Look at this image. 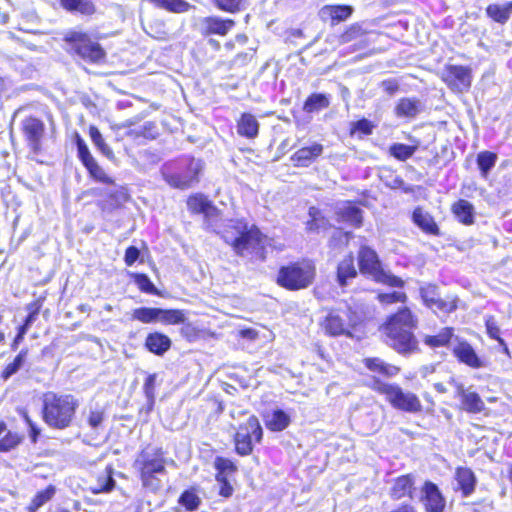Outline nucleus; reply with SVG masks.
I'll return each mask as SVG.
<instances>
[{
	"label": "nucleus",
	"instance_id": "nucleus-30",
	"mask_svg": "<svg viewBox=\"0 0 512 512\" xmlns=\"http://www.w3.org/2000/svg\"><path fill=\"white\" fill-rule=\"evenodd\" d=\"M330 105L329 96L322 93H314L310 95L303 106V110L307 113L318 112Z\"/></svg>",
	"mask_w": 512,
	"mask_h": 512
},
{
	"label": "nucleus",
	"instance_id": "nucleus-35",
	"mask_svg": "<svg viewBox=\"0 0 512 512\" xmlns=\"http://www.w3.org/2000/svg\"><path fill=\"white\" fill-rule=\"evenodd\" d=\"M28 350L22 349L14 360L8 363L1 373V377L4 380L9 379L11 376L16 374L25 364L27 360Z\"/></svg>",
	"mask_w": 512,
	"mask_h": 512
},
{
	"label": "nucleus",
	"instance_id": "nucleus-45",
	"mask_svg": "<svg viewBox=\"0 0 512 512\" xmlns=\"http://www.w3.org/2000/svg\"><path fill=\"white\" fill-rule=\"evenodd\" d=\"M200 502L201 500L194 489L184 491L179 499V503L190 511L197 509Z\"/></svg>",
	"mask_w": 512,
	"mask_h": 512
},
{
	"label": "nucleus",
	"instance_id": "nucleus-33",
	"mask_svg": "<svg viewBox=\"0 0 512 512\" xmlns=\"http://www.w3.org/2000/svg\"><path fill=\"white\" fill-rule=\"evenodd\" d=\"M452 211L460 222L468 225L473 222V206L467 200H459L452 206Z\"/></svg>",
	"mask_w": 512,
	"mask_h": 512
},
{
	"label": "nucleus",
	"instance_id": "nucleus-27",
	"mask_svg": "<svg viewBox=\"0 0 512 512\" xmlns=\"http://www.w3.org/2000/svg\"><path fill=\"white\" fill-rule=\"evenodd\" d=\"M365 366L372 372L379 373L384 376L392 377L398 374L399 368L384 362L380 358H366Z\"/></svg>",
	"mask_w": 512,
	"mask_h": 512
},
{
	"label": "nucleus",
	"instance_id": "nucleus-26",
	"mask_svg": "<svg viewBox=\"0 0 512 512\" xmlns=\"http://www.w3.org/2000/svg\"><path fill=\"white\" fill-rule=\"evenodd\" d=\"M113 470L107 467L96 479L94 485L90 487L93 494L110 492L115 486V480L112 477Z\"/></svg>",
	"mask_w": 512,
	"mask_h": 512
},
{
	"label": "nucleus",
	"instance_id": "nucleus-32",
	"mask_svg": "<svg viewBox=\"0 0 512 512\" xmlns=\"http://www.w3.org/2000/svg\"><path fill=\"white\" fill-rule=\"evenodd\" d=\"M338 214L344 221L354 226H360L362 223V211L351 203H346L338 208Z\"/></svg>",
	"mask_w": 512,
	"mask_h": 512
},
{
	"label": "nucleus",
	"instance_id": "nucleus-64",
	"mask_svg": "<svg viewBox=\"0 0 512 512\" xmlns=\"http://www.w3.org/2000/svg\"><path fill=\"white\" fill-rule=\"evenodd\" d=\"M451 384L455 388V395L457 397L462 398L464 396V394H466L469 391V390H466L462 384H460L454 380L451 381Z\"/></svg>",
	"mask_w": 512,
	"mask_h": 512
},
{
	"label": "nucleus",
	"instance_id": "nucleus-57",
	"mask_svg": "<svg viewBox=\"0 0 512 512\" xmlns=\"http://www.w3.org/2000/svg\"><path fill=\"white\" fill-rule=\"evenodd\" d=\"M421 296H422L424 302L429 307H433V303L436 301V298L438 297L436 287L429 285V286L421 288Z\"/></svg>",
	"mask_w": 512,
	"mask_h": 512
},
{
	"label": "nucleus",
	"instance_id": "nucleus-61",
	"mask_svg": "<svg viewBox=\"0 0 512 512\" xmlns=\"http://www.w3.org/2000/svg\"><path fill=\"white\" fill-rule=\"evenodd\" d=\"M139 255H140V252H139V249L134 247V246H130L126 249V252H125V257H124V261L126 263L127 266H132L136 260L139 258Z\"/></svg>",
	"mask_w": 512,
	"mask_h": 512
},
{
	"label": "nucleus",
	"instance_id": "nucleus-2",
	"mask_svg": "<svg viewBox=\"0 0 512 512\" xmlns=\"http://www.w3.org/2000/svg\"><path fill=\"white\" fill-rule=\"evenodd\" d=\"M416 319L407 308L392 315L383 327L385 342L399 353H409L416 349L417 341L412 333Z\"/></svg>",
	"mask_w": 512,
	"mask_h": 512
},
{
	"label": "nucleus",
	"instance_id": "nucleus-11",
	"mask_svg": "<svg viewBox=\"0 0 512 512\" xmlns=\"http://www.w3.org/2000/svg\"><path fill=\"white\" fill-rule=\"evenodd\" d=\"M22 132L30 149L37 153L41 150L45 135V124L35 117H27L22 121Z\"/></svg>",
	"mask_w": 512,
	"mask_h": 512
},
{
	"label": "nucleus",
	"instance_id": "nucleus-5",
	"mask_svg": "<svg viewBox=\"0 0 512 512\" xmlns=\"http://www.w3.org/2000/svg\"><path fill=\"white\" fill-rule=\"evenodd\" d=\"M314 277L315 266L313 263L303 261L282 267L278 273L277 282L289 290H299L308 287Z\"/></svg>",
	"mask_w": 512,
	"mask_h": 512
},
{
	"label": "nucleus",
	"instance_id": "nucleus-42",
	"mask_svg": "<svg viewBox=\"0 0 512 512\" xmlns=\"http://www.w3.org/2000/svg\"><path fill=\"white\" fill-rule=\"evenodd\" d=\"M89 134L91 137L92 142L95 146L101 151L103 155H105L107 158L112 159L114 154L112 149L105 143L102 134L100 131L94 127L91 126L89 129Z\"/></svg>",
	"mask_w": 512,
	"mask_h": 512
},
{
	"label": "nucleus",
	"instance_id": "nucleus-60",
	"mask_svg": "<svg viewBox=\"0 0 512 512\" xmlns=\"http://www.w3.org/2000/svg\"><path fill=\"white\" fill-rule=\"evenodd\" d=\"M373 124L367 119H361L352 124V132L360 131L365 135H369L372 133Z\"/></svg>",
	"mask_w": 512,
	"mask_h": 512
},
{
	"label": "nucleus",
	"instance_id": "nucleus-17",
	"mask_svg": "<svg viewBox=\"0 0 512 512\" xmlns=\"http://www.w3.org/2000/svg\"><path fill=\"white\" fill-rule=\"evenodd\" d=\"M453 353L460 362L472 368H480L483 366V362L477 356L473 347L467 342H459L457 345H455L453 348Z\"/></svg>",
	"mask_w": 512,
	"mask_h": 512
},
{
	"label": "nucleus",
	"instance_id": "nucleus-8",
	"mask_svg": "<svg viewBox=\"0 0 512 512\" xmlns=\"http://www.w3.org/2000/svg\"><path fill=\"white\" fill-rule=\"evenodd\" d=\"M262 435L263 431L257 417L250 416L235 434L237 453L242 456L249 455L253 450V442H260Z\"/></svg>",
	"mask_w": 512,
	"mask_h": 512
},
{
	"label": "nucleus",
	"instance_id": "nucleus-40",
	"mask_svg": "<svg viewBox=\"0 0 512 512\" xmlns=\"http://www.w3.org/2000/svg\"><path fill=\"white\" fill-rule=\"evenodd\" d=\"M366 34V30L360 23L351 24L338 38L340 44H347Z\"/></svg>",
	"mask_w": 512,
	"mask_h": 512
},
{
	"label": "nucleus",
	"instance_id": "nucleus-3",
	"mask_svg": "<svg viewBox=\"0 0 512 512\" xmlns=\"http://www.w3.org/2000/svg\"><path fill=\"white\" fill-rule=\"evenodd\" d=\"M77 406L73 396L49 392L43 400V419L50 427L64 429L70 425Z\"/></svg>",
	"mask_w": 512,
	"mask_h": 512
},
{
	"label": "nucleus",
	"instance_id": "nucleus-21",
	"mask_svg": "<svg viewBox=\"0 0 512 512\" xmlns=\"http://www.w3.org/2000/svg\"><path fill=\"white\" fill-rule=\"evenodd\" d=\"M145 345L150 352L162 355L170 348L171 340L166 335L155 332L147 336Z\"/></svg>",
	"mask_w": 512,
	"mask_h": 512
},
{
	"label": "nucleus",
	"instance_id": "nucleus-10",
	"mask_svg": "<svg viewBox=\"0 0 512 512\" xmlns=\"http://www.w3.org/2000/svg\"><path fill=\"white\" fill-rule=\"evenodd\" d=\"M442 80L453 91H467L471 86V70L464 66L448 65L442 72Z\"/></svg>",
	"mask_w": 512,
	"mask_h": 512
},
{
	"label": "nucleus",
	"instance_id": "nucleus-9",
	"mask_svg": "<svg viewBox=\"0 0 512 512\" xmlns=\"http://www.w3.org/2000/svg\"><path fill=\"white\" fill-rule=\"evenodd\" d=\"M66 40L72 42V49L83 59L98 62L105 55L100 45L85 34L71 32L66 36Z\"/></svg>",
	"mask_w": 512,
	"mask_h": 512
},
{
	"label": "nucleus",
	"instance_id": "nucleus-28",
	"mask_svg": "<svg viewBox=\"0 0 512 512\" xmlns=\"http://www.w3.org/2000/svg\"><path fill=\"white\" fill-rule=\"evenodd\" d=\"M487 15L498 23H506L512 14V2L503 5L490 4L486 9Z\"/></svg>",
	"mask_w": 512,
	"mask_h": 512
},
{
	"label": "nucleus",
	"instance_id": "nucleus-24",
	"mask_svg": "<svg viewBox=\"0 0 512 512\" xmlns=\"http://www.w3.org/2000/svg\"><path fill=\"white\" fill-rule=\"evenodd\" d=\"M322 326L325 332L331 336L349 334L343 319L335 312H330L326 316Z\"/></svg>",
	"mask_w": 512,
	"mask_h": 512
},
{
	"label": "nucleus",
	"instance_id": "nucleus-51",
	"mask_svg": "<svg viewBox=\"0 0 512 512\" xmlns=\"http://www.w3.org/2000/svg\"><path fill=\"white\" fill-rule=\"evenodd\" d=\"M156 374H150L144 383L143 389L145 396L150 404L154 403L155 399V384H156Z\"/></svg>",
	"mask_w": 512,
	"mask_h": 512
},
{
	"label": "nucleus",
	"instance_id": "nucleus-41",
	"mask_svg": "<svg viewBox=\"0 0 512 512\" xmlns=\"http://www.w3.org/2000/svg\"><path fill=\"white\" fill-rule=\"evenodd\" d=\"M453 333L451 328L442 329L439 334L434 336H425L424 343L430 347H442L445 346L451 339Z\"/></svg>",
	"mask_w": 512,
	"mask_h": 512
},
{
	"label": "nucleus",
	"instance_id": "nucleus-31",
	"mask_svg": "<svg viewBox=\"0 0 512 512\" xmlns=\"http://www.w3.org/2000/svg\"><path fill=\"white\" fill-rule=\"evenodd\" d=\"M461 407L469 413H479L484 410L485 404L476 392L469 390L461 398Z\"/></svg>",
	"mask_w": 512,
	"mask_h": 512
},
{
	"label": "nucleus",
	"instance_id": "nucleus-13",
	"mask_svg": "<svg viewBox=\"0 0 512 512\" xmlns=\"http://www.w3.org/2000/svg\"><path fill=\"white\" fill-rule=\"evenodd\" d=\"M235 26L232 19H224L219 16H207L200 19L199 27L202 35L226 36Z\"/></svg>",
	"mask_w": 512,
	"mask_h": 512
},
{
	"label": "nucleus",
	"instance_id": "nucleus-12",
	"mask_svg": "<svg viewBox=\"0 0 512 512\" xmlns=\"http://www.w3.org/2000/svg\"><path fill=\"white\" fill-rule=\"evenodd\" d=\"M202 168L200 160H192L186 173L164 174V179L174 188L186 189L199 181Z\"/></svg>",
	"mask_w": 512,
	"mask_h": 512
},
{
	"label": "nucleus",
	"instance_id": "nucleus-50",
	"mask_svg": "<svg viewBox=\"0 0 512 512\" xmlns=\"http://www.w3.org/2000/svg\"><path fill=\"white\" fill-rule=\"evenodd\" d=\"M135 283L138 285L139 289L143 292L154 294L156 293V288L154 284L150 281L147 275L145 274H136L135 275Z\"/></svg>",
	"mask_w": 512,
	"mask_h": 512
},
{
	"label": "nucleus",
	"instance_id": "nucleus-49",
	"mask_svg": "<svg viewBox=\"0 0 512 512\" xmlns=\"http://www.w3.org/2000/svg\"><path fill=\"white\" fill-rule=\"evenodd\" d=\"M20 443V438L17 434L8 432L3 438L0 439V452H7L15 448Z\"/></svg>",
	"mask_w": 512,
	"mask_h": 512
},
{
	"label": "nucleus",
	"instance_id": "nucleus-4",
	"mask_svg": "<svg viewBox=\"0 0 512 512\" xmlns=\"http://www.w3.org/2000/svg\"><path fill=\"white\" fill-rule=\"evenodd\" d=\"M135 465L140 470L143 486L151 490L160 488L161 483L156 475L165 473V459L161 449L147 448L143 450L136 459Z\"/></svg>",
	"mask_w": 512,
	"mask_h": 512
},
{
	"label": "nucleus",
	"instance_id": "nucleus-58",
	"mask_svg": "<svg viewBox=\"0 0 512 512\" xmlns=\"http://www.w3.org/2000/svg\"><path fill=\"white\" fill-rule=\"evenodd\" d=\"M216 480L219 483V494L223 497H230L233 492V487L227 481L225 475L217 474Z\"/></svg>",
	"mask_w": 512,
	"mask_h": 512
},
{
	"label": "nucleus",
	"instance_id": "nucleus-19",
	"mask_svg": "<svg viewBox=\"0 0 512 512\" xmlns=\"http://www.w3.org/2000/svg\"><path fill=\"white\" fill-rule=\"evenodd\" d=\"M421 110V102L413 98H402L395 106V114L397 117L414 118Z\"/></svg>",
	"mask_w": 512,
	"mask_h": 512
},
{
	"label": "nucleus",
	"instance_id": "nucleus-29",
	"mask_svg": "<svg viewBox=\"0 0 512 512\" xmlns=\"http://www.w3.org/2000/svg\"><path fill=\"white\" fill-rule=\"evenodd\" d=\"M456 482L459 489H461L464 495H469L475 486V477L473 472L468 468H459L455 475Z\"/></svg>",
	"mask_w": 512,
	"mask_h": 512
},
{
	"label": "nucleus",
	"instance_id": "nucleus-52",
	"mask_svg": "<svg viewBox=\"0 0 512 512\" xmlns=\"http://www.w3.org/2000/svg\"><path fill=\"white\" fill-rule=\"evenodd\" d=\"M433 307H435L436 309H438L442 312L450 313L457 308L456 299L455 298L441 299V298L437 297L436 301L433 303Z\"/></svg>",
	"mask_w": 512,
	"mask_h": 512
},
{
	"label": "nucleus",
	"instance_id": "nucleus-37",
	"mask_svg": "<svg viewBox=\"0 0 512 512\" xmlns=\"http://www.w3.org/2000/svg\"><path fill=\"white\" fill-rule=\"evenodd\" d=\"M159 8L173 13H183L190 9L191 5L185 0H149Z\"/></svg>",
	"mask_w": 512,
	"mask_h": 512
},
{
	"label": "nucleus",
	"instance_id": "nucleus-43",
	"mask_svg": "<svg viewBox=\"0 0 512 512\" xmlns=\"http://www.w3.org/2000/svg\"><path fill=\"white\" fill-rule=\"evenodd\" d=\"M496 160H497V155L492 152L485 151V152H481L478 154L477 164H478V166L481 170V173L484 177L487 176L490 169L495 165Z\"/></svg>",
	"mask_w": 512,
	"mask_h": 512
},
{
	"label": "nucleus",
	"instance_id": "nucleus-6",
	"mask_svg": "<svg viewBox=\"0 0 512 512\" xmlns=\"http://www.w3.org/2000/svg\"><path fill=\"white\" fill-rule=\"evenodd\" d=\"M359 269L362 274L372 277L375 281L387 284L393 287H402V279L383 270L377 253L367 247L362 246L358 253Z\"/></svg>",
	"mask_w": 512,
	"mask_h": 512
},
{
	"label": "nucleus",
	"instance_id": "nucleus-47",
	"mask_svg": "<svg viewBox=\"0 0 512 512\" xmlns=\"http://www.w3.org/2000/svg\"><path fill=\"white\" fill-rule=\"evenodd\" d=\"M85 167L95 180L106 184H114V180L105 173L103 168L98 165L96 160L89 163V165H86Z\"/></svg>",
	"mask_w": 512,
	"mask_h": 512
},
{
	"label": "nucleus",
	"instance_id": "nucleus-22",
	"mask_svg": "<svg viewBox=\"0 0 512 512\" xmlns=\"http://www.w3.org/2000/svg\"><path fill=\"white\" fill-rule=\"evenodd\" d=\"M412 217L414 223L424 232L433 235L439 234L438 226L435 223L433 217L428 212L424 211L421 208H416L413 212Z\"/></svg>",
	"mask_w": 512,
	"mask_h": 512
},
{
	"label": "nucleus",
	"instance_id": "nucleus-25",
	"mask_svg": "<svg viewBox=\"0 0 512 512\" xmlns=\"http://www.w3.org/2000/svg\"><path fill=\"white\" fill-rule=\"evenodd\" d=\"M357 276V270L354 266V257L350 254L346 256L337 267V281L340 286H345L349 279Z\"/></svg>",
	"mask_w": 512,
	"mask_h": 512
},
{
	"label": "nucleus",
	"instance_id": "nucleus-55",
	"mask_svg": "<svg viewBox=\"0 0 512 512\" xmlns=\"http://www.w3.org/2000/svg\"><path fill=\"white\" fill-rule=\"evenodd\" d=\"M77 147H78L79 158L82 161V163L84 164V166L89 165V163H91L95 160L94 157L91 155L88 147L86 146V144L84 143V141L82 139H78Z\"/></svg>",
	"mask_w": 512,
	"mask_h": 512
},
{
	"label": "nucleus",
	"instance_id": "nucleus-36",
	"mask_svg": "<svg viewBox=\"0 0 512 512\" xmlns=\"http://www.w3.org/2000/svg\"><path fill=\"white\" fill-rule=\"evenodd\" d=\"M61 5L69 10L91 15L95 12L94 4L89 0H61Z\"/></svg>",
	"mask_w": 512,
	"mask_h": 512
},
{
	"label": "nucleus",
	"instance_id": "nucleus-14",
	"mask_svg": "<svg viewBox=\"0 0 512 512\" xmlns=\"http://www.w3.org/2000/svg\"><path fill=\"white\" fill-rule=\"evenodd\" d=\"M323 151L324 146L322 144L313 142L309 146L298 149L291 156V161L297 167H308L322 155Z\"/></svg>",
	"mask_w": 512,
	"mask_h": 512
},
{
	"label": "nucleus",
	"instance_id": "nucleus-38",
	"mask_svg": "<svg viewBox=\"0 0 512 512\" xmlns=\"http://www.w3.org/2000/svg\"><path fill=\"white\" fill-rule=\"evenodd\" d=\"M160 308L141 307L133 311L132 318L142 323H152L159 321Z\"/></svg>",
	"mask_w": 512,
	"mask_h": 512
},
{
	"label": "nucleus",
	"instance_id": "nucleus-15",
	"mask_svg": "<svg viewBox=\"0 0 512 512\" xmlns=\"http://www.w3.org/2000/svg\"><path fill=\"white\" fill-rule=\"evenodd\" d=\"M422 492L424 494L423 501L427 512L443 511L445 507V500L435 484L426 482Z\"/></svg>",
	"mask_w": 512,
	"mask_h": 512
},
{
	"label": "nucleus",
	"instance_id": "nucleus-1",
	"mask_svg": "<svg viewBox=\"0 0 512 512\" xmlns=\"http://www.w3.org/2000/svg\"><path fill=\"white\" fill-rule=\"evenodd\" d=\"M223 239L230 244L234 251L240 256L255 254L264 259V248L268 243V238L260 230L248 226L241 221H231L223 231Z\"/></svg>",
	"mask_w": 512,
	"mask_h": 512
},
{
	"label": "nucleus",
	"instance_id": "nucleus-53",
	"mask_svg": "<svg viewBox=\"0 0 512 512\" xmlns=\"http://www.w3.org/2000/svg\"><path fill=\"white\" fill-rule=\"evenodd\" d=\"M55 489L53 487H48L47 489L39 492L32 501V506L34 509H38L44 503L49 501L54 495Z\"/></svg>",
	"mask_w": 512,
	"mask_h": 512
},
{
	"label": "nucleus",
	"instance_id": "nucleus-39",
	"mask_svg": "<svg viewBox=\"0 0 512 512\" xmlns=\"http://www.w3.org/2000/svg\"><path fill=\"white\" fill-rule=\"evenodd\" d=\"M290 423V417L282 410H276L267 420L266 425L272 431H282Z\"/></svg>",
	"mask_w": 512,
	"mask_h": 512
},
{
	"label": "nucleus",
	"instance_id": "nucleus-23",
	"mask_svg": "<svg viewBox=\"0 0 512 512\" xmlns=\"http://www.w3.org/2000/svg\"><path fill=\"white\" fill-rule=\"evenodd\" d=\"M259 130V123L255 116L250 113H244L237 123V132L239 135L254 138L257 136Z\"/></svg>",
	"mask_w": 512,
	"mask_h": 512
},
{
	"label": "nucleus",
	"instance_id": "nucleus-44",
	"mask_svg": "<svg viewBox=\"0 0 512 512\" xmlns=\"http://www.w3.org/2000/svg\"><path fill=\"white\" fill-rule=\"evenodd\" d=\"M211 2L220 10L236 13L245 8V0H211Z\"/></svg>",
	"mask_w": 512,
	"mask_h": 512
},
{
	"label": "nucleus",
	"instance_id": "nucleus-48",
	"mask_svg": "<svg viewBox=\"0 0 512 512\" xmlns=\"http://www.w3.org/2000/svg\"><path fill=\"white\" fill-rule=\"evenodd\" d=\"M415 150V147L405 144H394L390 147L391 155L402 161L410 158L414 154Z\"/></svg>",
	"mask_w": 512,
	"mask_h": 512
},
{
	"label": "nucleus",
	"instance_id": "nucleus-7",
	"mask_svg": "<svg viewBox=\"0 0 512 512\" xmlns=\"http://www.w3.org/2000/svg\"><path fill=\"white\" fill-rule=\"evenodd\" d=\"M373 388L384 395L396 409L410 413H417L422 409L419 398L412 392H404L398 385L375 381Z\"/></svg>",
	"mask_w": 512,
	"mask_h": 512
},
{
	"label": "nucleus",
	"instance_id": "nucleus-56",
	"mask_svg": "<svg viewBox=\"0 0 512 512\" xmlns=\"http://www.w3.org/2000/svg\"><path fill=\"white\" fill-rule=\"evenodd\" d=\"M215 468L218 470L217 474L224 475L225 472H234L236 471V466L234 463L226 458L218 457L215 460Z\"/></svg>",
	"mask_w": 512,
	"mask_h": 512
},
{
	"label": "nucleus",
	"instance_id": "nucleus-20",
	"mask_svg": "<svg viewBox=\"0 0 512 512\" xmlns=\"http://www.w3.org/2000/svg\"><path fill=\"white\" fill-rule=\"evenodd\" d=\"M187 205L192 212L203 213L206 217L217 215L216 207L203 195L189 197Z\"/></svg>",
	"mask_w": 512,
	"mask_h": 512
},
{
	"label": "nucleus",
	"instance_id": "nucleus-18",
	"mask_svg": "<svg viewBox=\"0 0 512 512\" xmlns=\"http://www.w3.org/2000/svg\"><path fill=\"white\" fill-rule=\"evenodd\" d=\"M353 13V7L348 5H326L321 8L319 15L322 20L330 19L332 24L347 20Z\"/></svg>",
	"mask_w": 512,
	"mask_h": 512
},
{
	"label": "nucleus",
	"instance_id": "nucleus-63",
	"mask_svg": "<svg viewBox=\"0 0 512 512\" xmlns=\"http://www.w3.org/2000/svg\"><path fill=\"white\" fill-rule=\"evenodd\" d=\"M309 215L311 216L312 220L308 221V223H307L308 229L309 230L318 229V227H319L317 224L318 210L314 207H311L309 210Z\"/></svg>",
	"mask_w": 512,
	"mask_h": 512
},
{
	"label": "nucleus",
	"instance_id": "nucleus-34",
	"mask_svg": "<svg viewBox=\"0 0 512 512\" xmlns=\"http://www.w3.org/2000/svg\"><path fill=\"white\" fill-rule=\"evenodd\" d=\"M413 487V480L410 475L397 478L392 489L391 496L394 499H401L406 495H410Z\"/></svg>",
	"mask_w": 512,
	"mask_h": 512
},
{
	"label": "nucleus",
	"instance_id": "nucleus-46",
	"mask_svg": "<svg viewBox=\"0 0 512 512\" xmlns=\"http://www.w3.org/2000/svg\"><path fill=\"white\" fill-rule=\"evenodd\" d=\"M159 321L166 324H180L185 321V315L181 310L161 309Z\"/></svg>",
	"mask_w": 512,
	"mask_h": 512
},
{
	"label": "nucleus",
	"instance_id": "nucleus-59",
	"mask_svg": "<svg viewBox=\"0 0 512 512\" xmlns=\"http://www.w3.org/2000/svg\"><path fill=\"white\" fill-rule=\"evenodd\" d=\"M486 329L491 338L496 339L500 344H503V339L500 337V329L493 317H489L486 320Z\"/></svg>",
	"mask_w": 512,
	"mask_h": 512
},
{
	"label": "nucleus",
	"instance_id": "nucleus-54",
	"mask_svg": "<svg viewBox=\"0 0 512 512\" xmlns=\"http://www.w3.org/2000/svg\"><path fill=\"white\" fill-rule=\"evenodd\" d=\"M378 299L383 304H391L396 302H404L406 295L402 292L382 293L378 295Z\"/></svg>",
	"mask_w": 512,
	"mask_h": 512
},
{
	"label": "nucleus",
	"instance_id": "nucleus-62",
	"mask_svg": "<svg viewBox=\"0 0 512 512\" xmlns=\"http://www.w3.org/2000/svg\"><path fill=\"white\" fill-rule=\"evenodd\" d=\"M382 89L389 95H393L399 89V83L395 79H388L381 82Z\"/></svg>",
	"mask_w": 512,
	"mask_h": 512
},
{
	"label": "nucleus",
	"instance_id": "nucleus-16",
	"mask_svg": "<svg viewBox=\"0 0 512 512\" xmlns=\"http://www.w3.org/2000/svg\"><path fill=\"white\" fill-rule=\"evenodd\" d=\"M105 412L102 408L90 407L83 412V428H89L93 438L98 436L104 430Z\"/></svg>",
	"mask_w": 512,
	"mask_h": 512
}]
</instances>
